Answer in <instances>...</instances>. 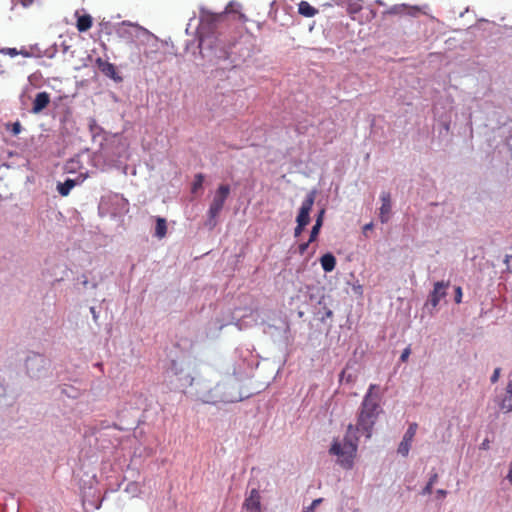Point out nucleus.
Wrapping results in <instances>:
<instances>
[{"instance_id":"f257e3e1","label":"nucleus","mask_w":512,"mask_h":512,"mask_svg":"<svg viewBox=\"0 0 512 512\" xmlns=\"http://www.w3.org/2000/svg\"><path fill=\"white\" fill-rule=\"evenodd\" d=\"M200 24L198 27L199 50L203 60L214 69L211 74L221 80L226 79L227 72L238 67L239 59L234 52L236 38L218 30V23L224 14H214L205 8L200 9Z\"/></svg>"},{"instance_id":"f03ea898","label":"nucleus","mask_w":512,"mask_h":512,"mask_svg":"<svg viewBox=\"0 0 512 512\" xmlns=\"http://www.w3.org/2000/svg\"><path fill=\"white\" fill-rule=\"evenodd\" d=\"M195 385V393L204 403H234L243 399L240 393V383L232 376L217 383L213 388L209 387L205 381H197Z\"/></svg>"},{"instance_id":"7ed1b4c3","label":"nucleus","mask_w":512,"mask_h":512,"mask_svg":"<svg viewBox=\"0 0 512 512\" xmlns=\"http://www.w3.org/2000/svg\"><path fill=\"white\" fill-rule=\"evenodd\" d=\"M378 388L379 387L375 384H371L369 386V389L362 401L361 411L356 425V430H362L365 432L367 438L371 437V430L375 424L380 409V395L374 392V390Z\"/></svg>"},{"instance_id":"20e7f679","label":"nucleus","mask_w":512,"mask_h":512,"mask_svg":"<svg viewBox=\"0 0 512 512\" xmlns=\"http://www.w3.org/2000/svg\"><path fill=\"white\" fill-rule=\"evenodd\" d=\"M23 366L25 375L31 381L39 382L53 375L51 359L39 352L28 351Z\"/></svg>"},{"instance_id":"39448f33","label":"nucleus","mask_w":512,"mask_h":512,"mask_svg":"<svg viewBox=\"0 0 512 512\" xmlns=\"http://www.w3.org/2000/svg\"><path fill=\"white\" fill-rule=\"evenodd\" d=\"M353 425L348 426L347 434L344 437L343 444L334 441L329 449V453L340 458L339 462L345 469L353 466V458L357 451L356 437L354 436Z\"/></svg>"},{"instance_id":"423d86ee","label":"nucleus","mask_w":512,"mask_h":512,"mask_svg":"<svg viewBox=\"0 0 512 512\" xmlns=\"http://www.w3.org/2000/svg\"><path fill=\"white\" fill-rule=\"evenodd\" d=\"M230 191V186L228 184H221L215 191L207 212V220L205 221V226L209 230L214 229L217 225V217L222 211L225 201L230 195Z\"/></svg>"},{"instance_id":"0eeeda50","label":"nucleus","mask_w":512,"mask_h":512,"mask_svg":"<svg viewBox=\"0 0 512 512\" xmlns=\"http://www.w3.org/2000/svg\"><path fill=\"white\" fill-rule=\"evenodd\" d=\"M101 154L109 163L121 162L127 158V145L122 139L114 137L101 148Z\"/></svg>"},{"instance_id":"6e6552de","label":"nucleus","mask_w":512,"mask_h":512,"mask_svg":"<svg viewBox=\"0 0 512 512\" xmlns=\"http://www.w3.org/2000/svg\"><path fill=\"white\" fill-rule=\"evenodd\" d=\"M317 195V190H311L303 200L301 207L299 209L298 215L296 217V223L300 225L307 226L310 223V212L315 202V198Z\"/></svg>"},{"instance_id":"1a4fd4ad","label":"nucleus","mask_w":512,"mask_h":512,"mask_svg":"<svg viewBox=\"0 0 512 512\" xmlns=\"http://www.w3.org/2000/svg\"><path fill=\"white\" fill-rule=\"evenodd\" d=\"M448 283L438 281L434 284V289L430 292L429 297L425 303V308L432 314V310L437 307L440 300L446 296V288Z\"/></svg>"},{"instance_id":"9d476101","label":"nucleus","mask_w":512,"mask_h":512,"mask_svg":"<svg viewBox=\"0 0 512 512\" xmlns=\"http://www.w3.org/2000/svg\"><path fill=\"white\" fill-rule=\"evenodd\" d=\"M115 32L120 38L132 40L134 37H138L139 32L147 33L148 31L138 24H133L129 21H123L117 25Z\"/></svg>"},{"instance_id":"9b49d317","label":"nucleus","mask_w":512,"mask_h":512,"mask_svg":"<svg viewBox=\"0 0 512 512\" xmlns=\"http://www.w3.org/2000/svg\"><path fill=\"white\" fill-rule=\"evenodd\" d=\"M261 497L258 488L254 487L250 490L243 502V508L249 512H262Z\"/></svg>"},{"instance_id":"f8f14e48","label":"nucleus","mask_w":512,"mask_h":512,"mask_svg":"<svg viewBox=\"0 0 512 512\" xmlns=\"http://www.w3.org/2000/svg\"><path fill=\"white\" fill-rule=\"evenodd\" d=\"M96 64L101 73L104 74L106 77L111 78L116 83H120L123 81V78L116 72V67L114 64L105 61L100 57L96 59Z\"/></svg>"},{"instance_id":"ddd939ff","label":"nucleus","mask_w":512,"mask_h":512,"mask_svg":"<svg viewBox=\"0 0 512 512\" xmlns=\"http://www.w3.org/2000/svg\"><path fill=\"white\" fill-rule=\"evenodd\" d=\"M50 103V94L43 91L36 94L33 100L31 113L40 114Z\"/></svg>"},{"instance_id":"4468645a","label":"nucleus","mask_w":512,"mask_h":512,"mask_svg":"<svg viewBox=\"0 0 512 512\" xmlns=\"http://www.w3.org/2000/svg\"><path fill=\"white\" fill-rule=\"evenodd\" d=\"M306 297L311 303L321 304L324 303V298L327 297L324 293V288L317 285L306 286Z\"/></svg>"},{"instance_id":"2eb2a0df","label":"nucleus","mask_w":512,"mask_h":512,"mask_svg":"<svg viewBox=\"0 0 512 512\" xmlns=\"http://www.w3.org/2000/svg\"><path fill=\"white\" fill-rule=\"evenodd\" d=\"M382 205L380 207V220L382 223H386L389 220V214L391 212V195L389 192H382L380 195Z\"/></svg>"},{"instance_id":"dca6fc26","label":"nucleus","mask_w":512,"mask_h":512,"mask_svg":"<svg viewBox=\"0 0 512 512\" xmlns=\"http://www.w3.org/2000/svg\"><path fill=\"white\" fill-rule=\"evenodd\" d=\"M330 296L324 298V303L318 304L315 308V314L318 317V320L324 323L327 318H332L334 313L329 307Z\"/></svg>"},{"instance_id":"f3484780","label":"nucleus","mask_w":512,"mask_h":512,"mask_svg":"<svg viewBox=\"0 0 512 512\" xmlns=\"http://www.w3.org/2000/svg\"><path fill=\"white\" fill-rule=\"evenodd\" d=\"M176 389H185L187 387L193 386L194 378L191 376V373L184 368V373L175 377V381L170 380Z\"/></svg>"},{"instance_id":"a211bd4d","label":"nucleus","mask_w":512,"mask_h":512,"mask_svg":"<svg viewBox=\"0 0 512 512\" xmlns=\"http://www.w3.org/2000/svg\"><path fill=\"white\" fill-rule=\"evenodd\" d=\"M324 215H325V208H322L318 212L316 220H315V224L313 225V227L311 229L309 242H313L317 239L320 229L323 225Z\"/></svg>"},{"instance_id":"6ab92c4d","label":"nucleus","mask_w":512,"mask_h":512,"mask_svg":"<svg viewBox=\"0 0 512 512\" xmlns=\"http://www.w3.org/2000/svg\"><path fill=\"white\" fill-rule=\"evenodd\" d=\"M184 368L185 367H184L183 363L178 362L176 360H172L170 362L169 367L167 368V370L165 372L166 378L172 380L173 377H176V376H179L180 374H183L184 373Z\"/></svg>"},{"instance_id":"aec40b11","label":"nucleus","mask_w":512,"mask_h":512,"mask_svg":"<svg viewBox=\"0 0 512 512\" xmlns=\"http://www.w3.org/2000/svg\"><path fill=\"white\" fill-rule=\"evenodd\" d=\"M320 263H321L322 269L325 272H331L334 270V268L336 266V258L332 253L328 252V253H325L320 258Z\"/></svg>"},{"instance_id":"412c9836","label":"nucleus","mask_w":512,"mask_h":512,"mask_svg":"<svg viewBox=\"0 0 512 512\" xmlns=\"http://www.w3.org/2000/svg\"><path fill=\"white\" fill-rule=\"evenodd\" d=\"M75 185L76 181L74 179L67 178L64 182L57 184V191L61 196H68Z\"/></svg>"},{"instance_id":"4be33fe9","label":"nucleus","mask_w":512,"mask_h":512,"mask_svg":"<svg viewBox=\"0 0 512 512\" xmlns=\"http://www.w3.org/2000/svg\"><path fill=\"white\" fill-rule=\"evenodd\" d=\"M298 12L302 16L313 17L318 13V10L314 8L312 5H310V3H308L307 1H301L298 4Z\"/></svg>"},{"instance_id":"5701e85b","label":"nucleus","mask_w":512,"mask_h":512,"mask_svg":"<svg viewBox=\"0 0 512 512\" xmlns=\"http://www.w3.org/2000/svg\"><path fill=\"white\" fill-rule=\"evenodd\" d=\"M76 26L79 32H85L89 30L92 26V17L88 14L78 17Z\"/></svg>"},{"instance_id":"b1692460","label":"nucleus","mask_w":512,"mask_h":512,"mask_svg":"<svg viewBox=\"0 0 512 512\" xmlns=\"http://www.w3.org/2000/svg\"><path fill=\"white\" fill-rule=\"evenodd\" d=\"M167 233V222L165 218L157 217L155 225V236L159 239L163 238Z\"/></svg>"},{"instance_id":"393cba45","label":"nucleus","mask_w":512,"mask_h":512,"mask_svg":"<svg viewBox=\"0 0 512 512\" xmlns=\"http://www.w3.org/2000/svg\"><path fill=\"white\" fill-rule=\"evenodd\" d=\"M59 389H60V393L62 395H65L66 397L68 398H71V399H76L79 397V390L73 386H70V385H60L59 386Z\"/></svg>"},{"instance_id":"a878e982","label":"nucleus","mask_w":512,"mask_h":512,"mask_svg":"<svg viewBox=\"0 0 512 512\" xmlns=\"http://www.w3.org/2000/svg\"><path fill=\"white\" fill-rule=\"evenodd\" d=\"M411 445V441L402 438L401 442L398 445L397 453L403 457H407L410 452Z\"/></svg>"},{"instance_id":"bb28decb","label":"nucleus","mask_w":512,"mask_h":512,"mask_svg":"<svg viewBox=\"0 0 512 512\" xmlns=\"http://www.w3.org/2000/svg\"><path fill=\"white\" fill-rule=\"evenodd\" d=\"M417 429H418V424L417 423H415V422L410 423L408 428H407V430H406V432L403 435V439H406L408 441L413 442V439L415 437Z\"/></svg>"},{"instance_id":"cd10ccee","label":"nucleus","mask_w":512,"mask_h":512,"mask_svg":"<svg viewBox=\"0 0 512 512\" xmlns=\"http://www.w3.org/2000/svg\"><path fill=\"white\" fill-rule=\"evenodd\" d=\"M76 281V285L81 284L85 289L89 287L96 289L98 286L97 282H90L85 274H82L81 276L77 277Z\"/></svg>"},{"instance_id":"c85d7f7f","label":"nucleus","mask_w":512,"mask_h":512,"mask_svg":"<svg viewBox=\"0 0 512 512\" xmlns=\"http://www.w3.org/2000/svg\"><path fill=\"white\" fill-rule=\"evenodd\" d=\"M203 182H204V176L201 173L196 174L195 179L192 184V189H191L192 193H197V191L199 189H202Z\"/></svg>"},{"instance_id":"c756f323","label":"nucleus","mask_w":512,"mask_h":512,"mask_svg":"<svg viewBox=\"0 0 512 512\" xmlns=\"http://www.w3.org/2000/svg\"><path fill=\"white\" fill-rule=\"evenodd\" d=\"M500 408L506 412L512 411V395L506 394L500 403Z\"/></svg>"},{"instance_id":"7c9ffc66","label":"nucleus","mask_w":512,"mask_h":512,"mask_svg":"<svg viewBox=\"0 0 512 512\" xmlns=\"http://www.w3.org/2000/svg\"><path fill=\"white\" fill-rule=\"evenodd\" d=\"M339 381L345 383H353L355 381V376L352 373H348L347 369H344L339 375Z\"/></svg>"},{"instance_id":"2f4dec72","label":"nucleus","mask_w":512,"mask_h":512,"mask_svg":"<svg viewBox=\"0 0 512 512\" xmlns=\"http://www.w3.org/2000/svg\"><path fill=\"white\" fill-rule=\"evenodd\" d=\"M89 130L92 133V135L95 137L100 132H102V128L97 124L96 120L93 118L89 119Z\"/></svg>"},{"instance_id":"473e14b6","label":"nucleus","mask_w":512,"mask_h":512,"mask_svg":"<svg viewBox=\"0 0 512 512\" xmlns=\"http://www.w3.org/2000/svg\"><path fill=\"white\" fill-rule=\"evenodd\" d=\"M57 52V45L54 44L52 47L46 49L45 51H42V57L46 56L48 58H53Z\"/></svg>"},{"instance_id":"72a5a7b5","label":"nucleus","mask_w":512,"mask_h":512,"mask_svg":"<svg viewBox=\"0 0 512 512\" xmlns=\"http://www.w3.org/2000/svg\"><path fill=\"white\" fill-rule=\"evenodd\" d=\"M22 55L24 57H42V51H38L37 53H34V52H30V51H27L25 49H21L18 51V55Z\"/></svg>"},{"instance_id":"f704fd0d","label":"nucleus","mask_w":512,"mask_h":512,"mask_svg":"<svg viewBox=\"0 0 512 512\" xmlns=\"http://www.w3.org/2000/svg\"><path fill=\"white\" fill-rule=\"evenodd\" d=\"M212 326H213L216 330L220 331V330L225 326V324H224V323H222L220 320L216 319L215 321H213V322L209 323V328H208L209 333H211V331H212V329H213V328H212Z\"/></svg>"},{"instance_id":"c9c22d12","label":"nucleus","mask_w":512,"mask_h":512,"mask_svg":"<svg viewBox=\"0 0 512 512\" xmlns=\"http://www.w3.org/2000/svg\"><path fill=\"white\" fill-rule=\"evenodd\" d=\"M0 52L3 54H7L11 57L18 55V50L16 48H2Z\"/></svg>"},{"instance_id":"e433bc0d","label":"nucleus","mask_w":512,"mask_h":512,"mask_svg":"<svg viewBox=\"0 0 512 512\" xmlns=\"http://www.w3.org/2000/svg\"><path fill=\"white\" fill-rule=\"evenodd\" d=\"M22 130V126L20 124V122H15L11 125V133L16 136L18 135Z\"/></svg>"},{"instance_id":"4c0bfd02","label":"nucleus","mask_w":512,"mask_h":512,"mask_svg":"<svg viewBox=\"0 0 512 512\" xmlns=\"http://www.w3.org/2000/svg\"><path fill=\"white\" fill-rule=\"evenodd\" d=\"M438 481V473L435 470H432L430 473V477L428 480V484L433 487V485Z\"/></svg>"},{"instance_id":"58836bf2","label":"nucleus","mask_w":512,"mask_h":512,"mask_svg":"<svg viewBox=\"0 0 512 512\" xmlns=\"http://www.w3.org/2000/svg\"><path fill=\"white\" fill-rule=\"evenodd\" d=\"M407 7L405 5H395L393 6L390 10H389V13L390 14H399L401 13L404 9H406Z\"/></svg>"},{"instance_id":"ea45409f","label":"nucleus","mask_w":512,"mask_h":512,"mask_svg":"<svg viewBox=\"0 0 512 512\" xmlns=\"http://www.w3.org/2000/svg\"><path fill=\"white\" fill-rule=\"evenodd\" d=\"M322 501H323V499H322V498H317V499L313 500V501H312V503H311L308 507H306L305 509H310V512H314L315 508H316L319 504H321V503H322Z\"/></svg>"},{"instance_id":"a19ab883","label":"nucleus","mask_w":512,"mask_h":512,"mask_svg":"<svg viewBox=\"0 0 512 512\" xmlns=\"http://www.w3.org/2000/svg\"><path fill=\"white\" fill-rule=\"evenodd\" d=\"M500 372H501V368L498 367V368L494 369V372H493V374H492V376L490 378V381L492 383H496L499 380Z\"/></svg>"},{"instance_id":"79ce46f5","label":"nucleus","mask_w":512,"mask_h":512,"mask_svg":"<svg viewBox=\"0 0 512 512\" xmlns=\"http://www.w3.org/2000/svg\"><path fill=\"white\" fill-rule=\"evenodd\" d=\"M90 313L92 314L94 323L98 325L99 312H97V310L94 306L90 307Z\"/></svg>"},{"instance_id":"37998d69","label":"nucleus","mask_w":512,"mask_h":512,"mask_svg":"<svg viewBox=\"0 0 512 512\" xmlns=\"http://www.w3.org/2000/svg\"><path fill=\"white\" fill-rule=\"evenodd\" d=\"M410 353H411L410 348H409V347L405 348V349L403 350L402 354L400 355V361H402V362L407 361V359H408V357H409Z\"/></svg>"},{"instance_id":"c03bdc74","label":"nucleus","mask_w":512,"mask_h":512,"mask_svg":"<svg viewBox=\"0 0 512 512\" xmlns=\"http://www.w3.org/2000/svg\"><path fill=\"white\" fill-rule=\"evenodd\" d=\"M305 227V225H300L299 223H297V226L294 229V236L299 237L304 231Z\"/></svg>"},{"instance_id":"a18cd8bd","label":"nucleus","mask_w":512,"mask_h":512,"mask_svg":"<svg viewBox=\"0 0 512 512\" xmlns=\"http://www.w3.org/2000/svg\"><path fill=\"white\" fill-rule=\"evenodd\" d=\"M462 298V289L461 287H456L455 289V302L460 303Z\"/></svg>"},{"instance_id":"49530a36","label":"nucleus","mask_w":512,"mask_h":512,"mask_svg":"<svg viewBox=\"0 0 512 512\" xmlns=\"http://www.w3.org/2000/svg\"><path fill=\"white\" fill-rule=\"evenodd\" d=\"M310 243L311 242H309V240H308L307 242L302 243V244L299 245V252H300V254H304L306 252V250L308 249Z\"/></svg>"},{"instance_id":"de8ad7c7","label":"nucleus","mask_w":512,"mask_h":512,"mask_svg":"<svg viewBox=\"0 0 512 512\" xmlns=\"http://www.w3.org/2000/svg\"><path fill=\"white\" fill-rule=\"evenodd\" d=\"M432 493V486L428 483L425 485V487L422 489L421 494L422 495H428Z\"/></svg>"},{"instance_id":"09e8293b","label":"nucleus","mask_w":512,"mask_h":512,"mask_svg":"<svg viewBox=\"0 0 512 512\" xmlns=\"http://www.w3.org/2000/svg\"><path fill=\"white\" fill-rule=\"evenodd\" d=\"M373 227H374L373 222H370V223H368V224L364 225V226H363V234H364L365 236H367V231L372 230V229H373Z\"/></svg>"},{"instance_id":"8fccbe9b","label":"nucleus","mask_w":512,"mask_h":512,"mask_svg":"<svg viewBox=\"0 0 512 512\" xmlns=\"http://www.w3.org/2000/svg\"><path fill=\"white\" fill-rule=\"evenodd\" d=\"M436 495H437V498H438V499L445 498V497H446V495H447V491H446V490H444V489H438V490L436 491Z\"/></svg>"},{"instance_id":"3c124183","label":"nucleus","mask_w":512,"mask_h":512,"mask_svg":"<svg viewBox=\"0 0 512 512\" xmlns=\"http://www.w3.org/2000/svg\"><path fill=\"white\" fill-rule=\"evenodd\" d=\"M512 258V255H506L504 258V264L506 265V270L510 271V259Z\"/></svg>"},{"instance_id":"603ef678","label":"nucleus","mask_w":512,"mask_h":512,"mask_svg":"<svg viewBox=\"0 0 512 512\" xmlns=\"http://www.w3.org/2000/svg\"><path fill=\"white\" fill-rule=\"evenodd\" d=\"M441 126H442V129H443L445 132H449V131H450V122H448V121H443V122H441Z\"/></svg>"},{"instance_id":"864d4df0","label":"nucleus","mask_w":512,"mask_h":512,"mask_svg":"<svg viewBox=\"0 0 512 512\" xmlns=\"http://www.w3.org/2000/svg\"><path fill=\"white\" fill-rule=\"evenodd\" d=\"M60 47L63 53H67L70 49V45H67L65 42H62Z\"/></svg>"},{"instance_id":"5fc2aeb1","label":"nucleus","mask_w":512,"mask_h":512,"mask_svg":"<svg viewBox=\"0 0 512 512\" xmlns=\"http://www.w3.org/2000/svg\"><path fill=\"white\" fill-rule=\"evenodd\" d=\"M506 394L512 395V380L508 382L506 387Z\"/></svg>"},{"instance_id":"6e6d98bb","label":"nucleus","mask_w":512,"mask_h":512,"mask_svg":"<svg viewBox=\"0 0 512 512\" xmlns=\"http://www.w3.org/2000/svg\"><path fill=\"white\" fill-rule=\"evenodd\" d=\"M418 12H419V8L418 7H413V8L410 9L409 14L412 15V16H415Z\"/></svg>"},{"instance_id":"4d7b16f0","label":"nucleus","mask_w":512,"mask_h":512,"mask_svg":"<svg viewBox=\"0 0 512 512\" xmlns=\"http://www.w3.org/2000/svg\"><path fill=\"white\" fill-rule=\"evenodd\" d=\"M507 479L512 483V463L510 464L509 472L507 475Z\"/></svg>"},{"instance_id":"13d9d810","label":"nucleus","mask_w":512,"mask_h":512,"mask_svg":"<svg viewBox=\"0 0 512 512\" xmlns=\"http://www.w3.org/2000/svg\"><path fill=\"white\" fill-rule=\"evenodd\" d=\"M489 447V441L486 439L482 442L481 444V448L482 449H487Z\"/></svg>"},{"instance_id":"bf43d9fd","label":"nucleus","mask_w":512,"mask_h":512,"mask_svg":"<svg viewBox=\"0 0 512 512\" xmlns=\"http://www.w3.org/2000/svg\"><path fill=\"white\" fill-rule=\"evenodd\" d=\"M38 51H42V50L38 47V45L31 46V51H30V52L37 53Z\"/></svg>"},{"instance_id":"052dcab7","label":"nucleus","mask_w":512,"mask_h":512,"mask_svg":"<svg viewBox=\"0 0 512 512\" xmlns=\"http://www.w3.org/2000/svg\"><path fill=\"white\" fill-rule=\"evenodd\" d=\"M354 290L361 293L362 287L360 285H358L357 287H354Z\"/></svg>"},{"instance_id":"680f3d73","label":"nucleus","mask_w":512,"mask_h":512,"mask_svg":"<svg viewBox=\"0 0 512 512\" xmlns=\"http://www.w3.org/2000/svg\"><path fill=\"white\" fill-rule=\"evenodd\" d=\"M501 124H502V122L500 121V119H498L497 126H500Z\"/></svg>"},{"instance_id":"e2e57ef3","label":"nucleus","mask_w":512,"mask_h":512,"mask_svg":"<svg viewBox=\"0 0 512 512\" xmlns=\"http://www.w3.org/2000/svg\"><path fill=\"white\" fill-rule=\"evenodd\" d=\"M303 314H304V313H303L302 311H300V312L298 313L299 317H302V316H303Z\"/></svg>"},{"instance_id":"0e129e2a","label":"nucleus","mask_w":512,"mask_h":512,"mask_svg":"<svg viewBox=\"0 0 512 512\" xmlns=\"http://www.w3.org/2000/svg\"><path fill=\"white\" fill-rule=\"evenodd\" d=\"M359 9H360V7H358V8H354V9H353V11H354V12H357Z\"/></svg>"},{"instance_id":"69168bd1","label":"nucleus","mask_w":512,"mask_h":512,"mask_svg":"<svg viewBox=\"0 0 512 512\" xmlns=\"http://www.w3.org/2000/svg\"><path fill=\"white\" fill-rule=\"evenodd\" d=\"M302 512H310V509H305Z\"/></svg>"}]
</instances>
